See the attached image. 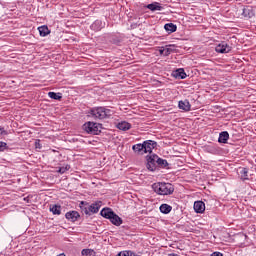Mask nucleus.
<instances>
[{
    "mask_svg": "<svg viewBox=\"0 0 256 256\" xmlns=\"http://www.w3.org/2000/svg\"><path fill=\"white\" fill-rule=\"evenodd\" d=\"M242 15L246 19H251L252 17H255V10L250 6H246L243 8Z\"/></svg>",
    "mask_w": 256,
    "mask_h": 256,
    "instance_id": "nucleus-8",
    "label": "nucleus"
},
{
    "mask_svg": "<svg viewBox=\"0 0 256 256\" xmlns=\"http://www.w3.org/2000/svg\"><path fill=\"white\" fill-rule=\"evenodd\" d=\"M178 107L182 111H191V104L189 103V100H181L178 102Z\"/></svg>",
    "mask_w": 256,
    "mask_h": 256,
    "instance_id": "nucleus-10",
    "label": "nucleus"
},
{
    "mask_svg": "<svg viewBox=\"0 0 256 256\" xmlns=\"http://www.w3.org/2000/svg\"><path fill=\"white\" fill-rule=\"evenodd\" d=\"M132 149L135 153H141V151H145L144 143L133 145Z\"/></svg>",
    "mask_w": 256,
    "mask_h": 256,
    "instance_id": "nucleus-25",
    "label": "nucleus"
},
{
    "mask_svg": "<svg viewBox=\"0 0 256 256\" xmlns=\"http://www.w3.org/2000/svg\"><path fill=\"white\" fill-rule=\"evenodd\" d=\"M229 141V132L223 131L219 134L218 142L219 143H227Z\"/></svg>",
    "mask_w": 256,
    "mask_h": 256,
    "instance_id": "nucleus-16",
    "label": "nucleus"
},
{
    "mask_svg": "<svg viewBox=\"0 0 256 256\" xmlns=\"http://www.w3.org/2000/svg\"><path fill=\"white\" fill-rule=\"evenodd\" d=\"M50 211L53 215H59L61 213V206L60 205H52L50 206Z\"/></svg>",
    "mask_w": 256,
    "mask_h": 256,
    "instance_id": "nucleus-24",
    "label": "nucleus"
},
{
    "mask_svg": "<svg viewBox=\"0 0 256 256\" xmlns=\"http://www.w3.org/2000/svg\"><path fill=\"white\" fill-rule=\"evenodd\" d=\"M152 189L157 195H173L175 191L173 184L163 182L154 183Z\"/></svg>",
    "mask_w": 256,
    "mask_h": 256,
    "instance_id": "nucleus-1",
    "label": "nucleus"
},
{
    "mask_svg": "<svg viewBox=\"0 0 256 256\" xmlns=\"http://www.w3.org/2000/svg\"><path fill=\"white\" fill-rule=\"evenodd\" d=\"M165 31H168L169 33H175L177 31V25L173 23H168L164 25Z\"/></svg>",
    "mask_w": 256,
    "mask_h": 256,
    "instance_id": "nucleus-20",
    "label": "nucleus"
},
{
    "mask_svg": "<svg viewBox=\"0 0 256 256\" xmlns=\"http://www.w3.org/2000/svg\"><path fill=\"white\" fill-rule=\"evenodd\" d=\"M58 256H65V254H64V253H62V254H59Z\"/></svg>",
    "mask_w": 256,
    "mask_h": 256,
    "instance_id": "nucleus-35",
    "label": "nucleus"
},
{
    "mask_svg": "<svg viewBox=\"0 0 256 256\" xmlns=\"http://www.w3.org/2000/svg\"><path fill=\"white\" fill-rule=\"evenodd\" d=\"M210 256H223L221 252H213Z\"/></svg>",
    "mask_w": 256,
    "mask_h": 256,
    "instance_id": "nucleus-32",
    "label": "nucleus"
},
{
    "mask_svg": "<svg viewBox=\"0 0 256 256\" xmlns=\"http://www.w3.org/2000/svg\"><path fill=\"white\" fill-rule=\"evenodd\" d=\"M91 28L94 30V31H101V29H103V22H101L100 20H96Z\"/></svg>",
    "mask_w": 256,
    "mask_h": 256,
    "instance_id": "nucleus-23",
    "label": "nucleus"
},
{
    "mask_svg": "<svg viewBox=\"0 0 256 256\" xmlns=\"http://www.w3.org/2000/svg\"><path fill=\"white\" fill-rule=\"evenodd\" d=\"M159 53H160V55H164V56H165V48L162 47V48L159 50Z\"/></svg>",
    "mask_w": 256,
    "mask_h": 256,
    "instance_id": "nucleus-33",
    "label": "nucleus"
},
{
    "mask_svg": "<svg viewBox=\"0 0 256 256\" xmlns=\"http://www.w3.org/2000/svg\"><path fill=\"white\" fill-rule=\"evenodd\" d=\"M65 172H66L65 167H60L58 170V173H61V175H63V173Z\"/></svg>",
    "mask_w": 256,
    "mask_h": 256,
    "instance_id": "nucleus-31",
    "label": "nucleus"
},
{
    "mask_svg": "<svg viewBox=\"0 0 256 256\" xmlns=\"http://www.w3.org/2000/svg\"><path fill=\"white\" fill-rule=\"evenodd\" d=\"M65 217L68 219V221L75 223V221H77L81 215H79V212L77 211H70L65 214Z\"/></svg>",
    "mask_w": 256,
    "mask_h": 256,
    "instance_id": "nucleus-9",
    "label": "nucleus"
},
{
    "mask_svg": "<svg viewBox=\"0 0 256 256\" xmlns=\"http://www.w3.org/2000/svg\"><path fill=\"white\" fill-rule=\"evenodd\" d=\"M48 97H50V99H54L55 101H59L62 98L61 93H55V92H49Z\"/></svg>",
    "mask_w": 256,
    "mask_h": 256,
    "instance_id": "nucleus-26",
    "label": "nucleus"
},
{
    "mask_svg": "<svg viewBox=\"0 0 256 256\" xmlns=\"http://www.w3.org/2000/svg\"><path fill=\"white\" fill-rule=\"evenodd\" d=\"M147 9L150 11H163V6L160 3L154 2L147 5Z\"/></svg>",
    "mask_w": 256,
    "mask_h": 256,
    "instance_id": "nucleus-13",
    "label": "nucleus"
},
{
    "mask_svg": "<svg viewBox=\"0 0 256 256\" xmlns=\"http://www.w3.org/2000/svg\"><path fill=\"white\" fill-rule=\"evenodd\" d=\"M117 127L120 131H129V129H131V124L124 121V122L118 123Z\"/></svg>",
    "mask_w": 256,
    "mask_h": 256,
    "instance_id": "nucleus-19",
    "label": "nucleus"
},
{
    "mask_svg": "<svg viewBox=\"0 0 256 256\" xmlns=\"http://www.w3.org/2000/svg\"><path fill=\"white\" fill-rule=\"evenodd\" d=\"M115 212L111 208H103L100 212V215L104 217L105 219H111L112 215H114Z\"/></svg>",
    "mask_w": 256,
    "mask_h": 256,
    "instance_id": "nucleus-12",
    "label": "nucleus"
},
{
    "mask_svg": "<svg viewBox=\"0 0 256 256\" xmlns=\"http://www.w3.org/2000/svg\"><path fill=\"white\" fill-rule=\"evenodd\" d=\"M64 169H65V171H69V169H71V166L66 165V166L64 167Z\"/></svg>",
    "mask_w": 256,
    "mask_h": 256,
    "instance_id": "nucleus-34",
    "label": "nucleus"
},
{
    "mask_svg": "<svg viewBox=\"0 0 256 256\" xmlns=\"http://www.w3.org/2000/svg\"><path fill=\"white\" fill-rule=\"evenodd\" d=\"M0 135H7V131H5V128L0 127Z\"/></svg>",
    "mask_w": 256,
    "mask_h": 256,
    "instance_id": "nucleus-30",
    "label": "nucleus"
},
{
    "mask_svg": "<svg viewBox=\"0 0 256 256\" xmlns=\"http://www.w3.org/2000/svg\"><path fill=\"white\" fill-rule=\"evenodd\" d=\"M194 211L196 213H204L205 212V203L203 201L194 202Z\"/></svg>",
    "mask_w": 256,
    "mask_h": 256,
    "instance_id": "nucleus-11",
    "label": "nucleus"
},
{
    "mask_svg": "<svg viewBox=\"0 0 256 256\" xmlns=\"http://www.w3.org/2000/svg\"><path fill=\"white\" fill-rule=\"evenodd\" d=\"M215 51L216 53H229L231 51V46L227 45L225 42H222L216 46Z\"/></svg>",
    "mask_w": 256,
    "mask_h": 256,
    "instance_id": "nucleus-7",
    "label": "nucleus"
},
{
    "mask_svg": "<svg viewBox=\"0 0 256 256\" xmlns=\"http://www.w3.org/2000/svg\"><path fill=\"white\" fill-rule=\"evenodd\" d=\"M174 77H176V79H185L187 74L183 68H179L174 72Z\"/></svg>",
    "mask_w": 256,
    "mask_h": 256,
    "instance_id": "nucleus-15",
    "label": "nucleus"
},
{
    "mask_svg": "<svg viewBox=\"0 0 256 256\" xmlns=\"http://www.w3.org/2000/svg\"><path fill=\"white\" fill-rule=\"evenodd\" d=\"M156 163H157V165H158L159 167H167V165H169V163L167 162V160L161 159V158H159V156H157Z\"/></svg>",
    "mask_w": 256,
    "mask_h": 256,
    "instance_id": "nucleus-27",
    "label": "nucleus"
},
{
    "mask_svg": "<svg viewBox=\"0 0 256 256\" xmlns=\"http://www.w3.org/2000/svg\"><path fill=\"white\" fill-rule=\"evenodd\" d=\"M7 147V143L5 142H0V151H3Z\"/></svg>",
    "mask_w": 256,
    "mask_h": 256,
    "instance_id": "nucleus-29",
    "label": "nucleus"
},
{
    "mask_svg": "<svg viewBox=\"0 0 256 256\" xmlns=\"http://www.w3.org/2000/svg\"><path fill=\"white\" fill-rule=\"evenodd\" d=\"M172 209H173V207H171L168 204H162L160 206V211H161V213H164V215H167L168 213H171Z\"/></svg>",
    "mask_w": 256,
    "mask_h": 256,
    "instance_id": "nucleus-22",
    "label": "nucleus"
},
{
    "mask_svg": "<svg viewBox=\"0 0 256 256\" xmlns=\"http://www.w3.org/2000/svg\"><path fill=\"white\" fill-rule=\"evenodd\" d=\"M147 164L146 167L148 171H155L157 169V154H152L146 157Z\"/></svg>",
    "mask_w": 256,
    "mask_h": 256,
    "instance_id": "nucleus-5",
    "label": "nucleus"
},
{
    "mask_svg": "<svg viewBox=\"0 0 256 256\" xmlns=\"http://www.w3.org/2000/svg\"><path fill=\"white\" fill-rule=\"evenodd\" d=\"M173 51H175V45H166L164 47V57H168Z\"/></svg>",
    "mask_w": 256,
    "mask_h": 256,
    "instance_id": "nucleus-21",
    "label": "nucleus"
},
{
    "mask_svg": "<svg viewBox=\"0 0 256 256\" xmlns=\"http://www.w3.org/2000/svg\"><path fill=\"white\" fill-rule=\"evenodd\" d=\"M144 153H152L153 149L157 147V142L153 140L144 141Z\"/></svg>",
    "mask_w": 256,
    "mask_h": 256,
    "instance_id": "nucleus-6",
    "label": "nucleus"
},
{
    "mask_svg": "<svg viewBox=\"0 0 256 256\" xmlns=\"http://www.w3.org/2000/svg\"><path fill=\"white\" fill-rule=\"evenodd\" d=\"M101 205H103L102 201H96L92 203L88 208L82 209V211H84L85 215H93V213H99Z\"/></svg>",
    "mask_w": 256,
    "mask_h": 256,
    "instance_id": "nucleus-4",
    "label": "nucleus"
},
{
    "mask_svg": "<svg viewBox=\"0 0 256 256\" xmlns=\"http://www.w3.org/2000/svg\"><path fill=\"white\" fill-rule=\"evenodd\" d=\"M93 253H94V251L91 250V249H83V250H82V255H83V256H92Z\"/></svg>",
    "mask_w": 256,
    "mask_h": 256,
    "instance_id": "nucleus-28",
    "label": "nucleus"
},
{
    "mask_svg": "<svg viewBox=\"0 0 256 256\" xmlns=\"http://www.w3.org/2000/svg\"><path fill=\"white\" fill-rule=\"evenodd\" d=\"M37 146L39 147V144H36V147H37Z\"/></svg>",
    "mask_w": 256,
    "mask_h": 256,
    "instance_id": "nucleus-37",
    "label": "nucleus"
},
{
    "mask_svg": "<svg viewBox=\"0 0 256 256\" xmlns=\"http://www.w3.org/2000/svg\"><path fill=\"white\" fill-rule=\"evenodd\" d=\"M37 146L39 147V144H36V147H37Z\"/></svg>",
    "mask_w": 256,
    "mask_h": 256,
    "instance_id": "nucleus-36",
    "label": "nucleus"
},
{
    "mask_svg": "<svg viewBox=\"0 0 256 256\" xmlns=\"http://www.w3.org/2000/svg\"><path fill=\"white\" fill-rule=\"evenodd\" d=\"M110 221L113 225H116V227H119L120 225H122L123 220L121 219V217H119V215L117 214H113L112 217L110 218Z\"/></svg>",
    "mask_w": 256,
    "mask_h": 256,
    "instance_id": "nucleus-14",
    "label": "nucleus"
},
{
    "mask_svg": "<svg viewBox=\"0 0 256 256\" xmlns=\"http://www.w3.org/2000/svg\"><path fill=\"white\" fill-rule=\"evenodd\" d=\"M113 115V111L105 108V107H96L92 108L89 111V117H93L94 119H109Z\"/></svg>",
    "mask_w": 256,
    "mask_h": 256,
    "instance_id": "nucleus-2",
    "label": "nucleus"
},
{
    "mask_svg": "<svg viewBox=\"0 0 256 256\" xmlns=\"http://www.w3.org/2000/svg\"><path fill=\"white\" fill-rule=\"evenodd\" d=\"M101 127V124L95 122H86L83 125L84 131H86V133H90V135H99Z\"/></svg>",
    "mask_w": 256,
    "mask_h": 256,
    "instance_id": "nucleus-3",
    "label": "nucleus"
},
{
    "mask_svg": "<svg viewBox=\"0 0 256 256\" xmlns=\"http://www.w3.org/2000/svg\"><path fill=\"white\" fill-rule=\"evenodd\" d=\"M38 31L41 37H47L51 31H49V27L46 25L38 27Z\"/></svg>",
    "mask_w": 256,
    "mask_h": 256,
    "instance_id": "nucleus-17",
    "label": "nucleus"
},
{
    "mask_svg": "<svg viewBox=\"0 0 256 256\" xmlns=\"http://www.w3.org/2000/svg\"><path fill=\"white\" fill-rule=\"evenodd\" d=\"M240 178L242 181H249V169L242 168L240 170Z\"/></svg>",
    "mask_w": 256,
    "mask_h": 256,
    "instance_id": "nucleus-18",
    "label": "nucleus"
}]
</instances>
